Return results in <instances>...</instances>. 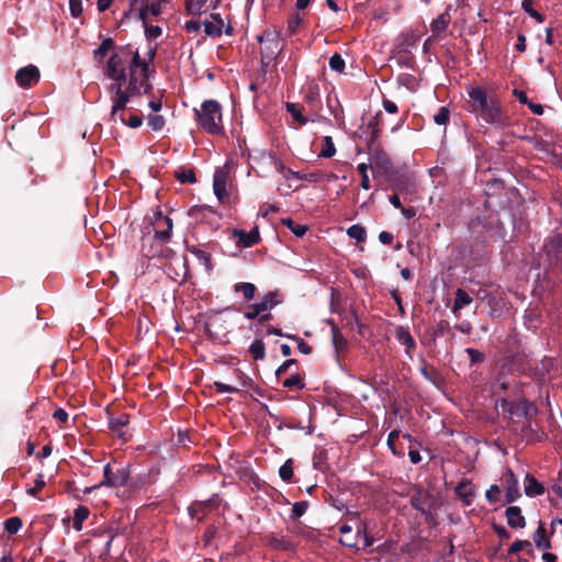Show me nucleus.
<instances>
[{
    "instance_id": "obj_13",
    "label": "nucleus",
    "mask_w": 562,
    "mask_h": 562,
    "mask_svg": "<svg viewBox=\"0 0 562 562\" xmlns=\"http://www.w3.org/2000/svg\"><path fill=\"white\" fill-rule=\"evenodd\" d=\"M204 32L211 37H218L222 34L224 21L218 14H212L211 19H206L203 23Z\"/></svg>"
},
{
    "instance_id": "obj_8",
    "label": "nucleus",
    "mask_w": 562,
    "mask_h": 562,
    "mask_svg": "<svg viewBox=\"0 0 562 562\" xmlns=\"http://www.w3.org/2000/svg\"><path fill=\"white\" fill-rule=\"evenodd\" d=\"M503 483L506 488V503H514L520 497L518 480L512 470H507L503 476Z\"/></svg>"
},
{
    "instance_id": "obj_50",
    "label": "nucleus",
    "mask_w": 562,
    "mask_h": 562,
    "mask_svg": "<svg viewBox=\"0 0 562 562\" xmlns=\"http://www.w3.org/2000/svg\"><path fill=\"white\" fill-rule=\"evenodd\" d=\"M501 492L497 485H491V487L486 491V498L491 504H494L497 501L496 494Z\"/></svg>"
},
{
    "instance_id": "obj_60",
    "label": "nucleus",
    "mask_w": 562,
    "mask_h": 562,
    "mask_svg": "<svg viewBox=\"0 0 562 562\" xmlns=\"http://www.w3.org/2000/svg\"><path fill=\"white\" fill-rule=\"evenodd\" d=\"M379 240L381 244L387 245V244L392 243L393 236H392V234H390L387 232H381L379 234Z\"/></svg>"
},
{
    "instance_id": "obj_56",
    "label": "nucleus",
    "mask_w": 562,
    "mask_h": 562,
    "mask_svg": "<svg viewBox=\"0 0 562 562\" xmlns=\"http://www.w3.org/2000/svg\"><path fill=\"white\" fill-rule=\"evenodd\" d=\"M200 29H201V24L196 20H190V21L186 22V30L188 32L196 33L200 31Z\"/></svg>"
},
{
    "instance_id": "obj_27",
    "label": "nucleus",
    "mask_w": 562,
    "mask_h": 562,
    "mask_svg": "<svg viewBox=\"0 0 562 562\" xmlns=\"http://www.w3.org/2000/svg\"><path fill=\"white\" fill-rule=\"evenodd\" d=\"M283 225H285L296 237H302L307 232V226L304 224L296 223L292 218L282 220Z\"/></svg>"
},
{
    "instance_id": "obj_63",
    "label": "nucleus",
    "mask_w": 562,
    "mask_h": 562,
    "mask_svg": "<svg viewBox=\"0 0 562 562\" xmlns=\"http://www.w3.org/2000/svg\"><path fill=\"white\" fill-rule=\"evenodd\" d=\"M527 105L529 106V109L531 110V112L533 114H537V115L543 114V106L541 104H536V103H532V102H528Z\"/></svg>"
},
{
    "instance_id": "obj_43",
    "label": "nucleus",
    "mask_w": 562,
    "mask_h": 562,
    "mask_svg": "<svg viewBox=\"0 0 562 562\" xmlns=\"http://www.w3.org/2000/svg\"><path fill=\"white\" fill-rule=\"evenodd\" d=\"M449 109L446 106H441L439 111L435 114L434 121L438 125H446L447 122L449 121Z\"/></svg>"
},
{
    "instance_id": "obj_21",
    "label": "nucleus",
    "mask_w": 562,
    "mask_h": 562,
    "mask_svg": "<svg viewBox=\"0 0 562 562\" xmlns=\"http://www.w3.org/2000/svg\"><path fill=\"white\" fill-rule=\"evenodd\" d=\"M525 493L527 496L533 497L544 493V487L531 475H526Z\"/></svg>"
},
{
    "instance_id": "obj_51",
    "label": "nucleus",
    "mask_w": 562,
    "mask_h": 562,
    "mask_svg": "<svg viewBox=\"0 0 562 562\" xmlns=\"http://www.w3.org/2000/svg\"><path fill=\"white\" fill-rule=\"evenodd\" d=\"M398 435H400V431L393 430L389 434V437H387V446L390 447V449L392 450V452L394 454H400V452H397L395 449V440L398 437Z\"/></svg>"
},
{
    "instance_id": "obj_31",
    "label": "nucleus",
    "mask_w": 562,
    "mask_h": 562,
    "mask_svg": "<svg viewBox=\"0 0 562 562\" xmlns=\"http://www.w3.org/2000/svg\"><path fill=\"white\" fill-rule=\"evenodd\" d=\"M235 291L241 292L244 294L245 299L252 300L255 296L256 286H255V284H252L250 282H241V283L235 284Z\"/></svg>"
},
{
    "instance_id": "obj_61",
    "label": "nucleus",
    "mask_w": 562,
    "mask_h": 562,
    "mask_svg": "<svg viewBox=\"0 0 562 562\" xmlns=\"http://www.w3.org/2000/svg\"><path fill=\"white\" fill-rule=\"evenodd\" d=\"M514 95L519 100L520 103L528 104L529 101L525 91L515 89Z\"/></svg>"
},
{
    "instance_id": "obj_42",
    "label": "nucleus",
    "mask_w": 562,
    "mask_h": 562,
    "mask_svg": "<svg viewBox=\"0 0 562 562\" xmlns=\"http://www.w3.org/2000/svg\"><path fill=\"white\" fill-rule=\"evenodd\" d=\"M46 482L44 479V474L40 473L36 476L35 484L33 487L26 490V493L31 496H36L37 493L45 486Z\"/></svg>"
},
{
    "instance_id": "obj_12",
    "label": "nucleus",
    "mask_w": 562,
    "mask_h": 562,
    "mask_svg": "<svg viewBox=\"0 0 562 562\" xmlns=\"http://www.w3.org/2000/svg\"><path fill=\"white\" fill-rule=\"evenodd\" d=\"M395 337L400 344L405 346V352L409 359L413 358V350L415 348V340L407 328L400 326L395 330Z\"/></svg>"
},
{
    "instance_id": "obj_30",
    "label": "nucleus",
    "mask_w": 562,
    "mask_h": 562,
    "mask_svg": "<svg viewBox=\"0 0 562 562\" xmlns=\"http://www.w3.org/2000/svg\"><path fill=\"white\" fill-rule=\"evenodd\" d=\"M347 235L350 238L356 239L357 241H364L367 238V232H366L364 227L359 224L351 225L347 229Z\"/></svg>"
},
{
    "instance_id": "obj_24",
    "label": "nucleus",
    "mask_w": 562,
    "mask_h": 562,
    "mask_svg": "<svg viewBox=\"0 0 562 562\" xmlns=\"http://www.w3.org/2000/svg\"><path fill=\"white\" fill-rule=\"evenodd\" d=\"M89 509L86 506H79L74 512V528L77 531L82 529L83 521L89 517Z\"/></svg>"
},
{
    "instance_id": "obj_57",
    "label": "nucleus",
    "mask_w": 562,
    "mask_h": 562,
    "mask_svg": "<svg viewBox=\"0 0 562 562\" xmlns=\"http://www.w3.org/2000/svg\"><path fill=\"white\" fill-rule=\"evenodd\" d=\"M383 108L390 114H394L397 112V105L393 101L387 99L383 100Z\"/></svg>"
},
{
    "instance_id": "obj_54",
    "label": "nucleus",
    "mask_w": 562,
    "mask_h": 562,
    "mask_svg": "<svg viewBox=\"0 0 562 562\" xmlns=\"http://www.w3.org/2000/svg\"><path fill=\"white\" fill-rule=\"evenodd\" d=\"M53 417L64 424L68 420V413L63 408H58L54 412Z\"/></svg>"
},
{
    "instance_id": "obj_52",
    "label": "nucleus",
    "mask_w": 562,
    "mask_h": 562,
    "mask_svg": "<svg viewBox=\"0 0 562 562\" xmlns=\"http://www.w3.org/2000/svg\"><path fill=\"white\" fill-rule=\"evenodd\" d=\"M297 342V349L303 355H310L312 352V347L304 341L302 338H295Z\"/></svg>"
},
{
    "instance_id": "obj_1",
    "label": "nucleus",
    "mask_w": 562,
    "mask_h": 562,
    "mask_svg": "<svg viewBox=\"0 0 562 562\" xmlns=\"http://www.w3.org/2000/svg\"><path fill=\"white\" fill-rule=\"evenodd\" d=\"M148 72V63L142 60L138 52L128 46H122L108 59L104 75L111 80L106 92L112 101L110 120L113 123L120 122L131 128L142 126L140 116L134 114L125 119L122 112L132 98L147 93L150 88Z\"/></svg>"
},
{
    "instance_id": "obj_47",
    "label": "nucleus",
    "mask_w": 562,
    "mask_h": 562,
    "mask_svg": "<svg viewBox=\"0 0 562 562\" xmlns=\"http://www.w3.org/2000/svg\"><path fill=\"white\" fill-rule=\"evenodd\" d=\"M296 179L302 180V181H307V182H317L321 179V175L318 172H308V173L299 172Z\"/></svg>"
},
{
    "instance_id": "obj_15",
    "label": "nucleus",
    "mask_w": 562,
    "mask_h": 562,
    "mask_svg": "<svg viewBox=\"0 0 562 562\" xmlns=\"http://www.w3.org/2000/svg\"><path fill=\"white\" fill-rule=\"evenodd\" d=\"M121 47H119V49ZM116 50H117V48L114 49V41L109 37V38L103 40L102 43L100 44V46L93 50V58L98 63H103V60L110 53H111L110 56H112ZM111 57H109V59Z\"/></svg>"
},
{
    "instance_id": "obj_62",
    "label": "nucleus",
    "mask_w": 562,
    "mask_h": 562,
    "mask_svg": "<svg viewBox=\"0 0 562 562\" xmlns=\"http://www.w3.org/2000/svg\"><path fill=\"white\" fill-rule=\"evenodd\" d=\"M408 457L412 463L417 464L422 461L420 453L417 450H409Z\"/></svg>"
},
{
    "instance_id": "obj_35",
    "label": "nucleus",
    "mask_w": 562,
    "mask_h": 562,
    "mask_svg": "<svg viewBox=\"0 0 562 562\" xmlns=\"http://www.w3.org/2000/svg\"><path fill=\"white\" fill-rule=\"evenodd\" d=\"M533 2L535 0H522L521 7L529 16L536 19L538 22H542L543 16L532 8Z\"/></svg>"
},
{
    "instance_id": "obj_33",
    "label": "nucleus",
    "mask_w": 562,
    "mask_h": 562,
    "mask_svg": "<svg viewBox=\"0 0 562 562\" xmlns=\"http://www.w3.org/2000/svg\"><path fill=\"white\" fill-rule=\"evenodd\" d=\"M176 178L181 183H195L196 177L192 169H180L176 171Z\"/></svg>"
},
{
    "instance_id": "obj_41",
    "label": "nucleus",
    "mask_w": 562,
    "mask_h": 562,
    "mask_svg": "<svg viewBox=\"0 0 562 562\" xmlns=\"http://www.w3.org/2000/svg\"><path fill=\"white\" fill-rule=\"evenodd\" d=\"M128 423L127 416L122 415L117 418H113L110 420V427L113 431L117 432L120 436H122V428L125 427Z\"/></svg>"
},
{
    "instance_id": "obj_46",
    "label": "nucleus",
    "mask_w": 562,
    "mask_h": 562,
    "mask_svg": "<svg viewBox=\"0 0 562 562\" xmlns=\"http://www.w3.org/2000/svg\"><path fill=\"white\" fill-rule=\"evenodd\" d=\"M527 547H531V543L528 540H516L515 542L512 543L508 552L517 553Z\"/></svg>"
},
{
    "instance_id": "obj_49",
    "label": "nucleus",
    "mask_w": 562,
    "mask_h": 562,
    "mask_svg": "<svg viewBox=\"0 0 562 562\" xmlns=\"http://www.w3.org/2000/svg\"><path fill=\"white\" fill-rule=\"evenodd\" d=\"M411 503L415 509L419 510L423 514H427V508L425 506V503L422 501L420 494L417 496H413Z\"/></svg>"
},
{
    "instance_id": "obj_3",
    "label": "nucleus",
    "mask_w": 562,
    "mask_h": 562,
    "mask_svg": "<svg viewBox=\"0 0 562 562\" xmlns=\"http://www.w3.org/2000/svg\"><path fill=\"white\" fill-rule=\"evenodd\" d=\"M198 125L206 133L212 135H222L223 114L220 103L215 100H206L200 109H194Z\"/></svg>"
},
{
    "instance_id": "obj_37",
    "label": "nucleus",
    "mask_w": 562,
    "mask_h": 562,
    "mask_svg": "<svg viewBox=\"0 0 562 562\" xmlns=\"http://www.w3.org/2000/svg\"><path fill=\"white\" fill-rule=\"evenodd\" d=\"M279 475L284 482H290L293 476L292 460H286L279 469Z\"/></svg>"
},
{
    "instance_id": "obj_55",
    "label": "nucleus",
    "mask_w": 562,
    "mask_h": 562,
    "mask_svg": "<svg viewBox=\"0 0 562 562\" xmlns=\"http://www.w3.org/2000/svg\"><path fill=\"white\" fill-rule=\"evenodd\" d=\"M299 24H300V18L297 15L289 20L288 32L290 35H292L296 32Z\"/></svg>"
},
{
    "instance_id": "obj_45",
    "label": "nucleus",
    "mask_w": 562,
    "mask_h": 562,
    "mask_svg": "<svg viewBox=\"0 0 562 562\" xmlns=\"http://www.w3.org/2000/svg\"><path fill=\"white\" fill-rule=\"evenodd\" d=\"M214 387L220 393H236L238 392V387L223 383V382H214Z\"/></svg>"
},
{
    "instance_id": "obj_44",
    "label": "nucleus",
    "mask_w": 562,
    "mask_h": 562,
    "mask_svg": "<svg viewBox=\"0 0 562 562\" xmlns=\"http://www.w3.org/2000/svg\"><path fill=\"white\" fill-rule=\"evenodd\" d=\"M69 10L72 18H79L82 13V1L69 0Z\"/></svg>"
},
{
    "instance_id": "obj_11",
    "label": "nucleus",
    "mask_w": 562,
    "mask_h": 562,
    "mask_svg": "<svg viewBox=\"0 0 562 562\" xmlns=\"http://www.w3.org/2000/svg\"><path fill=\"white\" fill-rule=\"evenodd\" d=\"M156 232L155 236L160 241H166L169 239L172 231V221L168 216H160L156 220Z\"/></svg>"
},
{
    "instance_id": "obj_2",
    "label": "nucleus",
    "mask_w": 562,
    "mask_h": 562,
    "mask_svg": "<svg viewBox=\"0 0 562 562\" xmlns=\"http://www.w3.org/2000/svg\"><path fill=\"white\" fill-rule=\"evenodd\" d=\"M470 97L469 111L475 113L485 123L497 128L509 125V117L496 97H490L481 87L468 89Z\"/></svg>"
},
{
    "instance_id": "obj_26",
    "label": "nucleus",
    "mask_w": 562,
    "mask_h": 562,
    "mask_svg": "<svg viewBox=\"0 0 562 562\" xmlns=\"http://www.w3.org/2000/svg\"><path fill=\"white\" fill-rule=\"evenodd\" d=\"M285 108L293 121L297 122L300 125H305L308 122V119L302 114L301 109L295 103L288 102Z\"/></svg>"
},
{
    "instance_id": "obj_19",
    "label": "nucleus",
    "mask_w": 562,
    "mask_h": 562,
    "mask_svg": "<svg viewBox=\"0 0 562 562\" xmlns=\"http://www.w3.org/2000/svg\"><path fill=\"white\" fill-rule=\"evenodd\" d=\"M456 493L467 505H470L474 496V486L469 481H462L457 485Z\"/></svg>"
},
{
    "instance_id": "obj_32",
    "label": "nucleus",
    "mask_w": 562,
    "mask_h": 562,
    "mask_svg": "<svg viewBox=\"0 0 562 562\" xmlns=\"http://www.w3.org/2000/svg\"><path fill=\"white\" fill-rule=\"evenodd\" d=\"M165 123H166V121H165L164 116L159 115L157 113L149 114L147 116V124L154 132L161 131L165 126Z\"/></svg>"
},
{
    "instance_id": "obj_16",
    "label": "nucleus",
    "mask_w": 562,
    "mask_h": 562,
    "mask_svg": "<svg viewBox=\"0 0 562 562\" xmlns=\"http://www.w3.org/2000/svg\"><path fill=\"white\" fill-rule=\"evenodd\" d=\"M507 524L512 528H524L526 525L525 517L518 506H509L506 509Z\"/></svg>"
},
{
    "instance_id": "obj_34",
    "label": "nucleus",
    "mask_w": 562,
    "mask_h": 562,
    "mask_svg": "<svg viewBox=\"0 0 562 562\" xmlns=\"http://www.w3.org/2000/svg\"><path fill=\"white\" fill-rule=\"evenodd\" d=\"M335 154H336V147L333 142V138L330 136H325L324 137V146L319 153V156L324 157V158H330V157L335 156Z\"/></svg>"
},
{
    "instance_id": "obj_28",
    "label": "nucleus",
    "mask_w": 562,
    "mask_h": 562,
    "mask_svg": "<svg viewBox=\"0 0 562 562\" xmlns=\"http://www.w3.org/2000/svg\"><path fill=\"white\" fill-rule=\"evenodd\" d=\"M249 352L255 360H262L266 356V347L262 340L256 339L249 346Z\"/></svg>"
},
{
    "instance_id": "obj_36",
    "label": "nucleus",
    "mask_w": 562,
    "mask_h": 562,
    "mask_svg": "<svg viewBox=\"0 0 562 562\" xmlns=\"http://www.w3.org/2000/svg\"><path fill=\"white\" fill-rule=\"evenodd\" d=\"M329 68L333 71H336V72H339V74H341L344 71V69H345V60H344V58L338 53H335L329 58Z\"/></svg>"
},
{
    "instance_id": "obj_39",
    "label": "nucleus",
    "mask_w": 562,
    "mask_h": 562,
    "mask_svg": "<svg viewBox=\"0 0 562 562\" xmlns=\"http://www.w3.org/2000/svg\"><path fill=\"white\" fill-rule=\"evenodd\" d=\"M283 386L286 389L301 390L304 387V383L299 374H292L283 381Z\"/></svg>"
},
{
    "instance_id": "obj_25",
    "label": "nucleus",
    "mask_w": 562,
    "mask_h": 562,
    "mask_svg": "<svg viewBox=\"0 0 562 562\" xmlns=\"http://www.w3.org/2000/svg\"><path fill=\"white\" fill-rule=\"evenodd\" d=\"M209 0H187V10L190 14L200 15L207 9Z\"/></svg>"
},
{
    "instance_id": "obj_6",
    "label": "nucleus",
    "mask_w": 562,
    "mask_h": 562,
    "mask_svg": "<svg viewBox=\"0 0 562 562\" xmlns=\"http://www.w3.org/2000/svg\"><path fill=\"white\" fill-rule=\"evenodd\" d=\"M283 299L281 294L278 291L268 292L265 294V296L261 299L260 302L256 303L257 307L261 312V317L259 318L260 322H266L271 318L270 311L274 308L277 305L282 303Z\"/></svg>"
},
{
    "instance_id": "obj_38",
    "label": "nucleus",
    "mask_w": 562,
    "mask_h": 562,
    "mask_svg": "<svg viewBox=\"0 0 562 562\" xmlns=\"http://www.w3.org/2000/svg\"><path fill=\"white\" fill-rule=\"evenodd\" d=\"M103 473H104V480L101 483H99L98 485H92V486L86 487L83 491L86 494L91 493L93 490H95L100 486H109V481L111 480V477L113 475V473L111 471V465L109 463L104 467Z\"/></svg>"
},
{
    "instance_id": "obj_59",
    "label": "nucleus",
    "mask_w": 562,
    "mask_h": 562,
    "mask_svg": "<svg viewBox=\"0 0 562 562\" xmlns=\"http://www.w3.org/2000/svg\"><path fill=\"white\" fill-rule=\"evenodd\" d=\"M148 106L151 109V111L155 114L161 110L162 102L160 99H153L149 101Z\"/></svg>"
},
{
    "instance_id": "obj_40",
    "label": "nucleus",
    "mask_w": 562,
    "mask_h": 562,
    "mask_svg": "<svg viewBox=\"0 0 562 562\" xmlns=\"http://www.w3.org/2000/svg\"><path fill=\"white\" fill-rule=\"evenodd\" d=\"M22 527V520L19 517H10L4 522V529L13 535L16 533Z\"/></svg>"
},
{
    "instance_id": "obj_18",
    "label": "nucleus",
    "mask_w": 562,
    "mask_h": 562,
    "mask_svg": "<svg viewBox=\"0 0 562 562\" xmlns=\"http://www.w3.org/2000/svg\"><path fill=\"white\" fill-rule=\"evenodd\" d=\"M449 10H450V7H448L446 9V11L443 13H441L437 19L432 20L430 27L435 34L438 35L448 29V26L451 22V16H450Z\"/></svg>"
},
{
    "instance_id": "obj_17",
    "label": "nucleus",
    "mask_w": 562,
    "mask_h": 562,
    "mask_svg": "<svg viewBox=\"0 0 562 562\" xmlns=\"http://www.w3.org/2000/svg\"><path fill=\"white\" fill-rule=\"evenodd\" d=\"M303 99L310 105H315L319 101V86L315 81L307 82L303 88Z\"/></svg>"
},
{
    "instance_id": "obj_22",
    "label": "nucleus",
    "mask_w": 562,
    "mask_h": 562,
    "mask_svg": "<svg viewBox=\"0 0 562 562\" xmlns=\"http://www.w3.org/2000/svg\"><path fill=\"white\" fill-rule=\"evenodd\" d=\"M532 540L537 548L548 550L551 548V541L547 537V531L543 524H540L532 535Z\"/></svg>"
},
{
    "instance_id": "obj_4",
    "label": "nucleus",
    "mask_w": 562,
    "mask_h": 562,
    "mask_svg": "<svg viewBox=\"0 0 562 562\" xmlns=\"http://www.w3.org/2000/svg\"><path fill=\"white\" fill-rule=\"evenodd\" d=\"M231 182V162L226 161L223 166L215 169L213 176V191L217 200L222 203L229 201L228 186Z\"/></svg>"
},
{
    "instance_id": "obj_23",
    "label": "nucleus",
    "mask_w": 562,
    "mask_h": 562,
    "mask_svg": "<svg viewBox=\"0 0 562 562\" xmlns=\"http://www.w3.org/2000/svg\"><path fill=\"white\" fill-rule=\"evenodd\" d=\"M472 302V297L462 289H458L456 291V299L453 303V313L462 310L464 306L469 305Z\"/></svg>"
},
{
    "instance_id": "obj_58",
    "label": "nucleus",
    "mask_w": 562,
    "mask_h": 562,
    "mask_svg": "<svg viewBox=\"0 0 562 562\" xmlns=\"http://www.w3.org/2000/svg\"><path fill=\"white\" fill-rule=\"evenodd\" d=\"M192 254L196 256V258L201 261H203L205 265H210V256L200 249H193Z\"/></svg>"
},
{
    "instance_id": "obj_5",
    "label": "nucleus",
    "mask_w": 562,
    "mask_h": 562,
    "mask_svg": "<svg viewBox=\"0 0 562 562\" xmlns=\"http://www.w3.org/2000/svg\"><path fill=\"white\" fill-rule=\"evenodd\" d=\"M258 41L263 43L261 48V61L262 64L268 65L282 49L278 36L272 35L271 33H267L265 35L258 36Z\"/></svg>"
},
{
    "instance_id": "obj_20",
    "label": "nucleus",
    "mask_w": 562,
    "mask_h": 562,
    "mask_svg": "<svg viewBox=\"0 0 562 562\" xmlns=\"http://www.w3.org/2000/svg\"><path fill=\"white\" fill-rule=\"evenodd\" d=\"M330 325H331V339H333V345L335 347L336 352L337 353L345 352L347 350V346H348L347 339L345 338V336L342 335L340 329L334 323H330Z\"/></svg>"
},
{
    "instance_id": "obj_53",
    "label": "nucleus",
    "mask_w": 562,
    "mask_h": 562,
    "mask_svg": "<svg viewBox=\"0 0 562 562\" xmlns=\"http://www.w3.org/2000/svg\"><path fill=\"white\" fill-rule=\"evenodd\" d=\"M261 312L259 311V308L257 307L256 304H252L250 310L245 312L244 316L247 318V319H255L257 318L258 316L261 317Z\"/></svg>"
},
{
    "instance_id": "obj_9",
    "label": "nucleus",
    "mask_w": 562,
    "mask_h": 562,
    "mask_svg": "<svg viewBox=\"0 0 562 562\" xmlns=\"http://www.w3.org/2000/svg\"><path fill=\"white\" fill-rule=\"evenodd\" d=\"M140 3V18L146 24L149 18H154L160 14L161 12V3L164 1L160 0H135Z\"/></svg>"
},
{
    "instance_id": "obj_64",
    "label": "nucleus",
    "mask_w": 562,
    "mask_h": 562,
    "mask_svg": "<svg viewBox=\"0 0 562 562\" xmlns=\"http://www.w3.org/2000/svg\"><path fill=\"white\" fill-rule=\"evenodd\" d=\"M146 32L149 37L157 38L161 34V29L159 26H150Z\"/></svg>"
},
{
    "instance_id": "obj_48",
    "label": "nucleus",
    "mask_w": 562,
    "mask_h": 562,
    "mask_svg": "<svg viewBox=\"0 0 562 562\" xmlns=\"http://www.w3.org/2000/svg\"><path fill=\"white\" fill-rule=\"evenodd\" d=\"M465 352L469 355L472 363L481 362L484 360V355L476 349L467 348Z\"/></svg>"
},
{
    "instance_id": "obj_29",
    "label": "nucleus",
    "mask_w": 562,
    "mask_h": 562,
    "mask_svg": "<svg viewBox=\"0 0 562 562\" xmlns=\"http://www.w3.org/2000/svg\"><path fill=\"white\" fill-rule=\"evenodd\" d=\"M128 480V472L125 469H120L116 473H113L111 480L109 481V486H123L126 484Z\"/></svg>"
},
{
    "instance_id": "obj_14",
    "label": "nucleus",
    "mask_w": 562,
    "mask_h": 562,
    "mask_svg": "<svg viewBox=\"0 0 562 562\" xmlns=\"http://www.w3.org/2000/svg\"><path fill=\"white\" fill-rule=\"evenodd\" d=\"M234 236L238 237V245L243 247H251L260 239L258 227H254L250 232L235 231Z\"/></svg>"
},
{
    "instance_id": "obj_7",
    "label": "nucleus",
    "mask_w": 562,
    "mask_h": 562,
    "mask_svg": "<svg viewBox=\"0 0 562 562\" xmlns=\"http://www.w3.org/2000/svg\"><path fill=\"white\" fill-rule=\"evenodd\" d=\"M15 80L20 87L30 88L40 80V71L37 67L29 65L16 71Z\"/></svg>"
},
{
    "instance_id": "obj_10",
    "label": "nucleus",
    "mask_w": 562,
    "mask_h": 562,
    "mask_svg": "<svg viewBox=\"0 0 562 562\" xmlns=\"http://www.w3.org/2000/svg\"><path fill=\"white\" fill-rule=\"evenodd\" d=\"M216 506V499L196 502L189 507V514L193 519L202 520L204 516Z\"/></svg>"
}]
</instances>
